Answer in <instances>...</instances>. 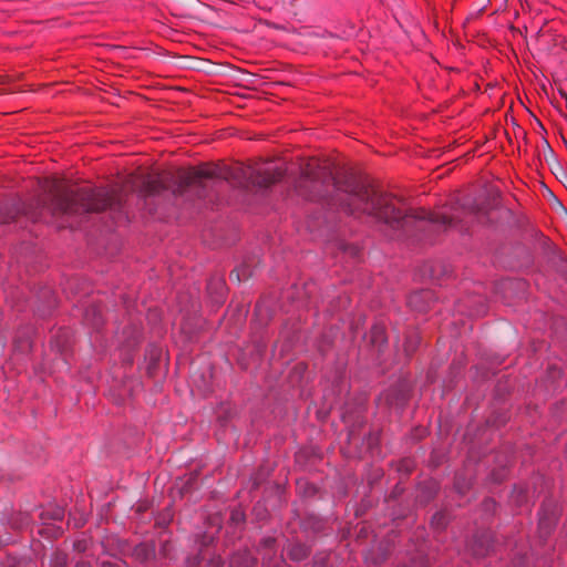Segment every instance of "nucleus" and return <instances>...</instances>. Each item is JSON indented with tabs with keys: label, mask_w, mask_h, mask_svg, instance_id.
Listing matches in <instances>:
<instances>
[{
	"label": "nucleus",
	"mask_w": 567,
	"mask_h": 567,
	"mask_svg": "<svg viewBox=\"0 0 567 567\" xmlns=\"http://www.w3.org/2000/svg\"><path fill=\"white\" fill-rule=\"evenodd\" d=\"M296 188L298 193L310 200L324 198L330 190L344 193L342 209L350 215H368L390 225L395 229H404L417 220H426L436 227L454 226V218L443 212H426L421 209L414 214H404L393 204V197L380 193L371 185L354 177H348L341 185L326 167L308 163L302 168Z\"/></svg>",
	"instance_id": "1"
},
{
	"label": "nucleus",
	"mask_w": 567,
	"mask_h": 567,
	"mask_svg": "<svg viewBox=\"0 0 567 567\" xmlns=\"http://www.w3.org/2000/svg\"><path fill=\"white\" fill-rule=\"evenodd\" d=\"M284 171L275 162L260 163L247 167H228L216 164H202L198 167H192L182 171L176 176L173 186L175 195H184L189 190H195L198 197H205L206 181L221 179L237 186H254L266 188L280 181Z\"/></svg>",
	"instance_id": "2"
},
{
	"label": "nucleus",
	"mask_w": 567,
	"mask_h": 567,
	"mask_svg": "<svg viewBox=\"0 0 567 567\" xmlns=\"http://www.w3.org/2000/svg\"><path fill=\"white\" fill-rule=\"evenodd\" d=\"M42 187L45 193L42 206L54 217L82 216L106 208L115 209L122 204V197L115 190L74 189L55 178L47 179Z\"/></svg>",
	"instance_id": "3"
},
{
	"label": "nucleus",
	"mask_w": 567,
	"mask_h": 567,
	"mask_svg": "<svg viewBox=\"0 0 567 567\" xmlns=\"http://www.w3.org/2000/svg\"><path fill=\"white\" fill-rule=\"evenodd\" d=\"M143 185H144V195L146 193L159 192L161 189L167 188L166 176L161 175V176L157 177L156 181H152V176L150 174H145L144 173Z\"/></svg>",
	"instance_id": "4"
},
{
	"label": "nucleus",
	"mask_w": 567,
	"mask_h": 567,
	"mask_svg": "<svg viewBox=\"0 0 567 567\" xmlns=\"http://www.w3.org/2000/svg\"><path fill=\"white\" fill-rule=\"evenodd\" d=\"M256 559L248 551L237 553L231 556L229 567H252Z\"/></svg>",
	"instance_id": "5"
},
{
	"label": "nucleus",
	"mask_w": 567,
	"mask_h": 567,
	"mask_svg": "<svg viewBox=\"0 0 567 567\" xmlns=\"http://www.w3.org/2000/svg\"><path fill=\"white\" fill-rule=\"evenodd\" d=\"M142 188V179L137 173H131L126 176L122 185V192H136Z\"/></svg>",
	"instance_id": "6"
},
{
	"label": "nucleus",
	"mask_w": 567,
	"mask_h": 567,
	"mask_svg": "<svg viewBox=\"0 0 567 567\" xmlns=\"http://www.w3.org/2000/svg\"><path fill=\"white\" fill-rule=\"evenodd\" d=\"M288 556L296 561L306 559L309 556V549L302 544L291 545L288 549Z\"/></svg>",
	"instance_id": "7"
},
{
	"label": "nucleus",
	"mask_w": 567,
	"mask_h": 567,
	"mask_svg": "<svg viewBox=\"0 0 567 567\" xmlns=\"http://www.w3.org/2000/svg\"><path fill=\"white\" fill-rule=\"evenodd\" d=\"M555 522H556L555 513L547 515L545 508L543 507L542 511L539 512V522H538L539 528L549 530L554 526Z\"/></svg>",
	"instance_id": "8"
},
{
	"label": "nucleus",
	"mask_w": 567,
	"mask_h": 567,
	"mask_svg": "<svg viewBox=\"0 0 567 567\" xmlns=\"http://www.w3.org/2000/svg\"><path fill=\"white\" fill-rule=\"evenodd\" d=\"M85 318L93 327H99L102 323L101 312L96 307L89 308Z\"/></svg>",
	"instance_id": "9"
},
{
	"label": "nucleus",
	"mask_w": 567,
	"mask_h": 567,
	"mask_svg": "<svg viewBox=\"0 0 567 567\" xmlns=\"http://www.w3.org/2000/svg\"><path fill=\"white\" fill-rule=\"evenodd\" d=\"M371 341L373 343L382 344L386 341L385 331L382 326L375 324L371 329Z\"/></svg>",
	"instance_id": "10"
},
{
	"label": "nucleus",
	"mask_w": 567,
	"mask_h": 567,
	"mask_svg": "<svg viewBox=\"0 0 567 567\" xmlns=\"http://www.w3.org/2000/svg\"><path fill=\"white\" fill-rule=\"evenodd\" d=\"M17 216V210L13 208H8L4 206H0V224H7L13 220Z\"/></svg>",
	"instance_id": "11"
},
{
	"label": "nucleus",
	"mask_w": 567,
	"mask_h": 567,
	"mask_svg": "<svg viewBox=\"0 0 567 567\" xmlns=\"http://www.w3.org/2000/svg\"><path fill=\"white\" fill-rule=\"evenodd\" d=\"M423 295L427 296L429 293H427V292H416V293L411 295V296H410V298H409V303H410L411 306H414L415 301H416L420 297H422Z\"/></svg>",
	"instance_id": "12"
},
{
	"label": "nucleus",
	"mask_w": 567,
	"mask_h": 567,
	"mask_svg": "<svg viewBox=\"0 0 567 567\" xmlns=\"http://www.w3.org/2000/svg\"><path fill=\"white\" fill-rule=\"evenodd\" d=\"M262 544L266 548H272V546L275 545V539L266 538Z\"/></svg>",
	"instance_id": "13"
},
{
	"label": "nucleus",
	"mask_w": 567,
	"mask_h": 567,
	"mask_svg": "<svg viewBox=\"0 0 567 567\" xmlns=\"http://www.w3.org/2000/svg\"><path fill=\"white\" fill-rule=\"evenodd\" d=\"M56 564H58L59 566H64V565L66 564V558H65V556H64V555H61V556L59 555V556L56 557Z\"/></svg>",
	"instance_id": "14"
},
{
	"label": "nucleus",
	"mask_w": 567,
	"mask_h": 567,
	"mask_svg": "<svg viewBox=\"0 0 567 567\" xmlns=\"http://www.w3.org/2000/svg\"><path fill=\"white\" fill-rule=\"evenodd\" d=\"M215 285H216V287H217L218 289H220V291H223V290H224V288H225V282H224L223 280H220V279L216 280V281H215Z\"/></svg>",
	"instance_id": "15"
},
{
	"label": "nucleus",
	"mask_w": 567,
	"mask_h": 567,
	"mask_svg": "<svg viewBox=\"0 0 567 567\" xmlns=\"http://www.w3.org/2000/svg\"><path fill=\"white\" fill-rule=\"evenodd\" d=\"M63 517V513L61 511H58L55 514H54V518L55 519H62Z\"/></svg>",
	"instance_id": "16"
},
{
	"label": "nucleus",
	"mask_w": 567,
	"mask_h": 567,
	"mask_svg": "<svg viewBox=\"0 0 567 567\" xmlns=\"http://www.w3.org/2000/svg\"><path fill=\"white\" fill-rule=\"evenodd\" d=\"M102 567H117V566L112 563L104 561V563H102Z\"/></svg>",
	"instance_id": "17"
},
{
	"label": "nucleus",
	"mask_w": 567,
	"mask_h": 567,
	"mask_svg": "<svg viewBox=\"0 0 567 567\" xmlns=\"http://www.w3.org/2000/svg\"><path fill=\"white\" fill-rule=\"evenodd\" d=\"M75 567H89V565L82 563V564H78Z\"/></svg>",
	"instance_id": "18"
}]
</instances>
